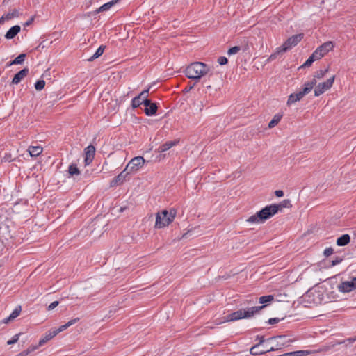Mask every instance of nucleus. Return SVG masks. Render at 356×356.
<instances>
[{"mask_svg":"<svg viewBox=\"0 0 356 356\" xmlns=\"http://www.w3.org/2000/svg\"><path fill=\"white\" fill-rule=\"evenodd\" d=\"M143 103V100L139 95L135 97L131 101V106L133 108H137Z\"/></svg>","mask_w":356,"mask_h":356,"instance_id":"2f4dec72","label":"nucleus"},{"mask_svg":"<svg viewBox=\"0 0 356 356\" xmlns=\"http://www.w3.org/2000/svg\"><path fill=\"white\" fill-rule=\"evenodd\" d=\"M21 28L18 25L13 26L11 27L6 33L5 38L6 39H13L15 38L18 33L20 31Z\"/></svg>","mask_w":356,"mask_h":356,"instance_id":"dca6fc26","label":"nucleus"},{"mask_svg":"<svg viewBox=\"0 0 356 356\" xmlns=\"http://www.w3.org/2000/svg\"><path fill=\"white\" fill-rule=\"evenodd\" d=\"M275 348L271 347L270 348H261L260 343H257L252 346L250 349V353L253 355H259L267 352L273 351Z\"/></svg>","mask_w":356,"mask_h":356,"instance_id":"f8f14e48","label":"nucleus"},{"mask_svg":"<svg viewBox=\"0 0 356 356\" xmlns=\"http://www.w3.org/2000/svg\"><path fill=\"white\" fill-rule=\"evenodd\" d=\"M283 52H285V51L282 50V47L277 48L275 51L269 56V58H268V61L270 62L275 60L280 54Z\"/></svg>","mask_w":356,"mask_h":356,"instance_id":"7c9ffc66","label":"nucleus"},{"mask_svg":"<svg viewBox=\"0 0 356 356\" xmlns=\"http://www.w3.org/2000/svg\"><path fill=\"white\" fill-rule=\"evenodd\" d=\"M227 58L225 56H221L218 60V63L221 65L227 64Z\"/></svg>","mask_w":356,"mask_h":356,"instance_id":"ea45409f","label":"nucleus"},{"mask_svg":"<svg viewBox=\"0 0 356 356\" xmlns=\"http://www.w3.org/2000/svg\"><path fill=\"white\" fill-rule=\"evenodd\" d=\"M29 351H27L26 350H24V351H22L17 356H27L29 355Z\"/></svg>","mask_w":356,"mask_h":356,"instance_id":"de8ad7c7","label":"nucleus"},{"mask_svg":"<svg viewBox=\"0 0 356 356\" xmlns=\"http://www.w3.org/2000/svg\"><path fill=\"white\" fill-rule=\"evenodd\" d=\"M342 261V259L341 258H337L336 259L333 260L332 261V266H335V265H337L339 264V263H341Z\"/></svg>","mask_w":356,"mask_h":356,"instance_id":"a18cd8bd","label":"nucleus"},{"mask_svg":"<svg viewBox=\"0 0 356 356\" xmlns=\"http://www.w3.org/2000/svg\"><path fill=\"white\" fill-rule=\"evenodd\" d=\"M124 209H125V208H124V207H121V208H120V212H122Z\"/></svg>","mask_w":356,"mask_h":356,"instance_id":"5fc2aeb1","label":"nucleus"},{"mask_svg":"<svg viewBox=\"0 0 356 356\" xmlns=\"http://www.w3.org/2000/svg\"><path fill=\"white\" fill-rule=\"evenodd\" d=\"M291 207V201L288 199L284 200L280 204H273L265 207L261 211L257 212L247 219L251 223H261L269 219L283 208Z\"/></svg>","mask_w":356,"mask_h":356,"instance_id":"f03ea898","label":"nucleus"},{"mask_svg":"<svg viewBox=\"0 0 356 356\" xmlns=\"http://www.w3.org/2000/svg\"><path fill=\"white\" fill-rule=\"evenodd\" d=\"M258 338H259V343H260V346H261V344L264 342V337H258Z\"/></svg>","mask_w":356,"mask_h":356,"instance_id":"3c124183","label":"nucleus"},{"mask_svg":"<svg viewBox=\"0 0 356 356\" xmlns=\"http://www.w3.org/2000/svg\"><path fill=\"white\" fill-rule=\"evenodd\" d=\"M302 38V34H297L290 37L282 46V50L286 51L293 47L297 45L301 41Z\"/></svg>","mask_w":356,"mask_h":356,"instance_id":"9d476101","label":"nucleus"},{"mask_svg":"<svg viewBox=\"0 0 356 356\" xmlns=\"http://www.w3.org/2000/svg\"><path fill=\"white\" fill-rule=\"evenodd\" d=\"M4 21H5V20H4V17H1L0 18V24H3V23L4 22Z\"/></svg>","mask_w":356,"mask_h":356,"instance_id":"864d4df0","label":"nucleus"},{"mask_svg":"<svg viewBox=\"0 0 356 356\" xmlns=\"http://www.w3.org/2000/svg\"><path fill=\"white\" fill-rule=\"evenodd\" d=\"M177 212L175 209H170L169 211L164 209L156 213V222L154 227L161 229L168 226L175 218Z\"/></svg>","mask_w":356,"mask_h":356,"instance_id":"39448f33","label":"nucleus"},{"mask_svg":"<svg viewBox=\"0 0 356 356\" xmlns=\"http://www.w3.org/2000/svg\"><path fill=\"white\" fill-rule=\"evenodd\" d=\"M105 49V46L104 45H101L97 49V51H95V53L90 58L88 59V61H92L94 60L95 59L99 58L100 56L102 55V54L104 53V51Z\"/></svg>","mask_w":356,"mask_h":356,"instance_id":"393cba45","label":"nucleus"},{"mask_svg":"<svg viewBox=\"0 0 356 356\" xmlns=\"http://www.w3.org/2000/svg\"><path fill=\"white\" fill-rule=\"evenodd\" d=\"M95 148L93 145H89L85 149V164H90L94 159Z\"/></svg>","mask_w":356,"mask_h":356,"instance_id":"9b49d317","label":"nucleus"},{"mask_svg":"<svg viewBox=\"0 0 356 356\" xmlns=\"http://www.w3.org/2000/svg\"><path fill=\"white\" fill-rule=\"evenodd\" d=\"M318 60V58H316V55L313 53L300 67H309L315 60Z\"/></svg>","mask_w":356,"mask_h":356,"instance_id":"bb28decb","label":"nucleus"},{"mask_svg":"<svg viewBox=\"0 0 356 356\" xmlns=\"http://www.w3.org/2000/svg\"><path fill=\"white\" fill-rule=\"evenodd\" d=\"M328 71L329 67H327L325 70H319L315 72L313 74L312 79L309 81H305L300 91L292 93L289 96L286 105L290 106L291 105L302 99L305 95L311 92L314 87L316 85L317 81L322 79L328 72Z\"/></svg>","mask_w":356,"mask_h":356,"instance_id":"f257e3e1","label":"nucleus"},{"mask_svg":"<svg viewBox=\"0 0 356 356\" xmlns=\"http://www.w3.org/2000/svg\"><path fill=\"white\" fill-rule=\"evenodd\" d=\"M249 49V46H248V44H246L243 46V50L245 51H247Z\"/></svg>","mask_w":356,"mask_h":356,"instance_id":"603ef678","label":"nucleus"},{"mask_svg":"<svg viewBox=\"0 0 356 356\" xmlns=\"http://www.w3.org/2000/svg\"><path fill=\"white\" fill-rule=\"evenodd\" d=\"M283 115L277 113L275 115L270 122L268 123V128L271 129L275 127L281 120Z\"/></svg>","mask_w":356,"mask_h":356,"instance_id":"b1692460","label":"nucleus"},{"mask_svg":"<svg viewBox=\"0 0 356 356\" xmlns=\"http://www.w3.org/2000/svg\"><path fill=\"white\" fill-rule=\"evenodd\" d=\"M241 48L239 46L233 47L228 50L227 54L228 55L236 54L241 50Z\"/></svg>","mask_w":356,"mask_h":356,"instance_id":"f704fd0d","label":"nucleus"},{"mask_svg":"<svg viewBox=\"0 0 356 356\" xmlns=\"http://www.w3.org/2000/svg\"><path fill=\"white\" fill-rule=\"evenodd\" d=\"M29 152L32 157H35L42 152V148L40 146H31L29 148Z\"/></svg>","mask_w":356,"mask_h":356,"instance_id":"aec40b11","label":"nucleus"},{"mask_svg":"<svg viewBox=\"0 0 356 356\" xmlns=\"http://www.w3.org/2000/svg\"><path fill=\"white\" fill-rule=\"evenodd\" d=\"M79 320V318L72 319L70 321H68L67 323H65V325H63L60 326L58 328L46 334L45 336L39 341V346H42L48 341H49L50 339L54 338L55 336H56L60 332H61L64 331L65 330H66L67 328H68L70 326L76 323Z\"/></svg>","mask_w":356,"mask_h":356,"instance_id":"423d86ee","label":"nucleus"},{"mask_svg":"<svg viewBox=\"0 0 356 356\" xmlns=\"http://www.w3.org/2000/svg\"><path fill=\"white\" fill-rule=\"evenodd\" d=\"M152 103V102H151V101L149 99H145V100H143V104L145 106V108H148L151 105Z\"/></svg>","mask_w":356,"mask_h":356,"instance_id":"49530a36","label":"nucleus"},{"mask_svg":"<svg viewBox=\"0 0 356 356\" xmlns=\"http://www.w3.org/2000/svg\"><path fill=\"white\" fill-rule=\"evenodd\" d=\"M59 304V302L58 301H54L53 302H51L49 307H48V310H52L54 309L56 307H57Z\"/></svg>","mask_w":356,"mask_h":356,"instance_id":"79ce46f5","label":"nucleus"},{"mask_svg":"<svg viewBox=\"0 0 356 356\" xmlns=\"http://www.w3.org/2000/svg\"><path fill=\"white\" fill-rule=\"evenodd\" d=\"M335 79V76L333 75L332 77L328 79L326 81L322 82L316 85L314 88V96L318 97L325 91L328 90L332 86Z\"/></svg>","mask_w":356,"mask_h":356,"instance_id":"6e6552de","label":"nucleus"},{"mask_svg":"<svg viewBox=\"0 0 356 356\" xmlns=\"http://www.w3.org/2000/svg\"><path fill=\"white\" fill-rule=\"evenodd\" d=\"M350 284V288L352 289H356V277H353L350 281H348Z\"/></svg>","mask_w":356,"mask_h":356,"instance_id":"58836bf2","label":"nucleus"},{"mask_svg":"<svg viewBox=\"0 0 356 356\" xmlns=\"http://www.w3.org/2000/svg\"><path fill=\"white\" fill-rule=\"evenodd\" d=\"M149 87L142 91L138 95L139 97L143 99V100H145V99H147V97H148V95H149Z\"/></svg>","mask_w":356,"mask_h":356,"instance_id":"c9c22d12","label":"nucleus"},{"mask_svg":"<svg viewBox=\"0 0 356 356\" xmlns=\"http://www.w3.org/2000/svg\"><path fill=\"white\" fill-rule=\"evenodd\" d=\"M283 52H285V51L282 50V47L277 48L275 51L269 56V58H268V61L270 62L275 60L280 54Z\"/></svg>","mask_w":356,"mask_h":356,"instance_id":"c756f323","label":"nucleus"},{"mask_svg":"<svg viewBox=\"0 0 356 356\" xmlns=\"http://www.w3.org/2000/svg\"><path fill=\"white\" fill-rule=\"evenodd\" d=\"M193 87H194V85H193V86H188V87H186V88L184 90V92H189V91H190V90L193 88Z\"/></svg>","mask_w":356,"mask_h":356,"instance_id":"09e8293b","label":"nucleus"},{"mask_svg":"<svg viewBox=\"0 0 356 356\" xmlns=\"http://www.w3.org/2000/svg\"><path fill=\"white\" fill-rule=\"evenodd\" d=\"M119 0H112L106 3H104L102 6H100L99 8H97L95 13H99L100 12H104L108 10L113 6H114Z\"/></svg>","mask_w":356,"mask_h":356,"instance_id":"f3484780","label":"nucleus"},{"mask_svg":"<svg viewBox=\"0 0 356 356\" xmlns=\"http://www.w3.org/2000/svg\"><path fill=\"white\" fill-rule=\"evenodd\" d=\"M264 307V306H257L250 307L247 310L239 309L236 312H234L230 314L227 315L224 318V321L222 322H220L219 323L224 322L234 321L244 318H250L253 316L254 314L258 313Z\"/></svg>","mask_w":356,"mask_h":356,"instance_id":"20e7f679","label":"nucleus"},{"mask_svg":"<svg viewBox=\"0 0 356 356\" xmlns=\"http://www.w3.org/2000/svg\"><path fill=\"white\" fill-rule=\"evenodd\" d=\"M350 241V237L348 234H343L337 240V245L339 246H344L348 244Z\"/></svg>","mask_w":356,"mask_h":356,"instance_id":"6ab92c4d","label":"nucleus"},{"mask_svg":"<svg viewBox=\"0 0 356 356\" xmlns=\"http://www.w3.org/2000/svg\"><path fill=\"white\" fill-rule=\"evenodd\" d=\"M19 16V11L16 9L13 10L11 13H8L2 17H4V20H9L13 19V17Z\"/></svg>","mask_w":356,"mask_h":356,"instance_id":"c85d7f7f","label":"nucleus"},{"mask_svg":"<svg viewBox=\"0 0 356 356\" xmlns=\"http://www.w3.org/2000/svg\"><path fill=\"white\" fill-rule=\"evenodd\" d=\"M273 299H274V296L273 295L264 296H261L259 298V302L260 304H265L264 305L265 307L266 305V304L273 301Z\"/></svg>","mask_w":356,"mask_h":356,"instance_id":"a878e982","label":"nucleus"},{"mask_svg":"<svg viewBox=\"0 0 356 356\" xmlns=\"http://www.w3.org/2000/svg\"><path fill=\"white\" fill-rule=\"evenodd\" d=\"M68 172L70 175H79L80 171L78 169L76 165L72 164L69 166Z\"/></svg>","mask_w":356,"mask_h":356,"instance_id":"473e14b6","label":"nucleus"},{"mask_svg":"<svg viewBox=\"0 0 356 356\" xmlns=\"http://www.w3.org/2000/svg\"><path fill=\"white\" fill-rule=\"evenodd\" d=\"M21 310H22L21 306L17 307L8 318H6L5 319H3V322L4 323H8V322L14 320L15 318H17L19 315Z\"/></svg>","mask_w":356,"mask_h":356,"instance_id":"a211bd4d","label":"nucleus"},{"mask_svg":"<svg viewBox=\"0 0 356 356\" xmlns=\"http://www.w3.org/2000/svg\"><path fill=\"white\" fill-rule=\"evenodd\" d=\"M210 71V67L202 62L190 64L185 70L186 76L191 79L200 80Z\"/></svg>","mask_w":356,"mask_h":356,"instance_id":"7ed1b4c3","label":"nucleus"},{"mask_svg":"<svg viewBox=\"0 0 356 356\" xmlns=\"http://www.w3.org/2000/svg\"><path fill=\"white\" fill-rule=\"evenodd\" d=\"M33 21V17L31 18L29 21L25 23V26H29Z\"/></svg>","mask_w":356,"mask_h":356,"instance_id":"8fccbe9b","label":"nucleus"},{"mask_svg":"<svg viewBox=\"0 0 356 356\" xmlns=\"http://www.w3.org/2000/svg\"><path fill=\"white\" fill-rule=\"evenodd\" d=\"M200 111H202V106H203L202 102H200Z\"/></svg>","mask_w":356,"mask_h":356,"instance_id":"6e6d98bb","label":"nucleus"},{"mask_svg":"<svg viewBox=\"0 0 356 356\" xmlns=\"http://www.w3.org/2000/svg\"><path fill=\"white\" fill-rule=\"evenodd\" d=\"M275 194L277 197H281L284 195V192L282 190H277L275 191Z\"/></svg>","mask_w":356,"mask_h":356,"instance_id":"c03bdc74","label":"nucleus"},{"mask_svg":"<svg viewBox=\"0 0 356 356\" xmlns=\"http://www.w3.org/2000/svg\"><path fill=\"white\" fill-rule=\"evenodd\" d=\"M25 58H26V54H21L17 57H16L13 61H11V63H10V65L22 64L24 61Z\"/></svg>","mask_w":356,"mask_h":356,"instance_id":"cd10ccee","label":"nucleus"},{"mask_svg":"<svg viewBox=\"0 0 356 356\" xmlns=\"http://www.w3.org/2000/svg\"><path fill=\"white\" fill-rule=\"evenodd\" d=\"M280 321V319L278 318H270L268 322L269 324L273 325V324L279 323Z\"/></svg>","mask_w":356,"mask_h":356,"instance_id":"37998d69","label":"nucleus"},{"mask_svg":"<svg viewBox=\"0 0 356 356\" xmlns=\"http://www.w3.org/2000/svg\"><path fill=\"white\" fill-rule=\"evenodd\" d=\"M19 335H20V334H17L14 335L11 339L8 341L7 344L13 345V344L15 343L18 341Z\"/></svg>","mask_w":356,"mask_h":356,"instance_id":"e433bc0d","label":"nucleus"},{"mask_svg":"<svg viewBox=\"0 0 356 356\" xmlns=\"http://www.w3.org/2000/svg\"><path fill=\"white\" fill-rule=\"evenodd\" d=\"M278 339L280 340V341H279L277 343V349L281 348L282 346H286L291 341H286L285 336H277V337L269 338L268 340H272V339Z\"/></svg>","mask_w":356,"mask_h":356,"instance_id":"5701e85b","label":"nucleus"},{"mask_svg":"<svg viewBox=\"0 0 356 356\" xmlns=\"http://www.w3.org/2000/svg\"><path fill=\"white\" fill-rule=\"evenodd\" d=\"M40 346H39V343L37 346H31L26 349V350L29 351V353H31V352L37 350Z\"/></svg>","mask_w":356,"mask_h":356,"instance_id":"a19ab883","label":"nucleus"},{"mask_svg":"<svg viewBox=\"0 0 356 356\" xmlns=\"http://www.w3.org/2000/svg\"><path fill=\"white\" fill-rule=\"evenodd\" d=\"M145 162L143 156H136L128 163L124 171H127V173L129 174L136 172L143 166Z\"/></svg>","mask_w":356,"mask_h":356,"instance_id":"0eeeda50","label":"nucleus"},{"mask_svg":"<svg viewBox=\"0 0 356 356\" xmlns=\"http://www.w3.org/2000/svg\"><path fill=\"white\" fill-rule=\"evenodd\" d=\"M334 48V44L332 42H326L318 47L314 51V54L316 55V58L321 59L329 51H332Z\"/></svg>","mask_w":356,"mask_h":356,"instance_id":"1a4fd4ad","label":"nucleus"},{"mask_svg":"<svg viewBox=\"0 0 356 356\" xmlns=\"http://www.w3.org/2000/svg\"><path fill=\"white\" fill-rule=\"evenodd\" d=\"M337 288L340 292L343 293H348L352 291V289L350 288L349 282L347 281L341 282L338 285Z\"/></svg>","mask_w":356,"mask_h":356,"instance_id":"4be33fe9","label":"nucleus"},{"mask_svg":"<svg viewBox=\"0 0 356 356\" xmlns=\"http://www.w3.org/2000/svg\"><path fill=\"white\" fill-rule=\"evenodd\" d=\"M45 86V81L44 80H39L35 83V88L37 90H41Z\"/></svg>","mask_w":356,"mask_h":356,"instance_id":"72a5a7b5","label":"nucleus"},{"mask_svg":"<svg viewBox=\"0 0 356 356\" xmlns=\"http://www.w3.org/2000/svg\"><path fill=\"white\" fill-rule=\"evenodd\" d=\"M179 143L178 140H175L172 141H167L163 145H160L156 149V152L159 153H163L165 151L170 149L171 147L177 145Z\"/></svg>","mask_w":356,"mask_h":356,"instance_id":"ddd939ff","label":"nucleus"},{"mask_svg":"<svg viewBox=\"0 0 356 356\" xmlns=\"http://www.w3.org/2000/svg\"><path fill=\"white\" fill-rule=\"evenodd\" d=\"M129 174V173H127V171H124V170L111 181V186L113 187L116 185L122 184L125 180L127 175Z\"/></svg>","mask_w":356,"mask_h":356,"instance_id":"4468645a","label":"nucleus"},{"mask_svg":"<svg viewBox=\"0 0 356 356\" xmlns=\"http://www.w3.org/2000/svg\"><path fill=\"white\" fill-rule=\"evenodd\" d=\"M158 107L155 103H152L148 108L144 110L145 113L148 116L154 115L156 113Z\"/></svg>","mask_w":356,"mask_h":356,"instance_id":"412c9836","label":"nucleus"},{"mask_svg":"<svg viewBox=\"0 0 356 356\" xmlns=\"http://www.w3.org/2000/svg\"><path fill=\"white\" fill-rule=\"evenodd\" d=\"M29 74V69L24 68L23 70L18 72L13 77L12 83L13 84H18L21 81L27 76Z\"/></svg>","mask_w":356,"mask_h":356,"instance_id":"2eb2a0df","label":"nucleus"},{"mask_svg":"<svg viewBox=\"0 0 356 356\" xmlns=\"http://www.w3.org/2000/svg\"><path fill=\"white\" fill-rule=\"evenodd\" d=\"M333 252H334L333 248H327L326 249H325V250L323 252V254L325 257H327L330 256L331 254H332Z\"/></svg>","mask_w":356,"mask_h":356,"instance_id":"4c0bfd02","label":"nucleus"}]
</instances>
